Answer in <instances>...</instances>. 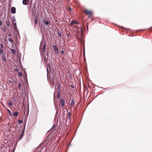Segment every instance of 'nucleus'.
<instances>
[{"mask_svg":"<svg viewBox=\"0 0 152 152\" xmlns=\"http://www.w3.org/2000/svg\"><path fill=\"white\" fill-rule=\"evenodd\" d=\"M11 12L12 14H14L16 12V8L15 7H12L11 8Z\"/></svg>","mask_w":152,"mask_h":152,"instance_id":"5","label":"nucleus"},{"mask_svg":"<svg viewBox=\"0 0 152 152\" xmlns=\"http://www.w3.org/2000/svg\"><path fill=\"white\" fill-rule=\"evenodd\" d=\"M17 82V80L16 79H15L14 80V82L15 83H16Z\"/></svg>","mask_w":152,"mask_h":152,"instance_id":"37","label":"nucleus"},{"mask_svg":"<svg viewBox=\"0 0 152 152\" xmlns=\"http://www.w3.org/2000/svg\"><path fill=\"white\" fill-rule=\"evenodd\" d=\"M72 115V114L70 112H69L68 113V115L67 116V119L69 118L70 119L71 116Z\"/></svg>","mask_w":152,"mask_h":152,"instance_id":"8","label":"nucleus"},{"mask_svg":"<svg viewBox=\"0 0 152 152\" xmlns=\"http://www.w3.org/2000/svg\"><path fill=\"white\" fill-rule=\"evenodd\" d=\"M74 104V99H72L71 100V102L70 103V105L73 106Z\"/></svg>","mask_w":152,"mask_h":152,"instance_id":"15","label":"nucleus"},{"mask_svg":"<svg viewBox=\"0 0 152 152\" xmlns=\"http://www.w3.org/2000/svg\"><path fill=\"white\" fill-rule=\"evenodd\" d=\"M18 122L19 124H22V121L21 120H19L18 121Z\"/></svg>","mask_w":152,"mask_h":152,"instance_id":"28","label":"nucleus"},{"mask_svg":"<svg viewBox=\"0 0 152 152\" xmlns=\"http://www.w3.org/2000/svg\"><path fill=\"white\" fill-rule=\"evenodd\" d=\"M58 34L59 37H61V34L60 31H59L58 32Z\"/></svg>","mask_w":152,"mask_h":152,"instance_id":"22","label":"nucleus"},{"mask_svg":"<svg viewBox=\"0 0 152 152\" xmlns=\"http://www.w3.org/2000/svg\"><path fill=\"white\" fill-rule=\"evenodd\" d=\"M28 0H23V3L24 5H26L28 4L27 3V1Z\"/></svg>","mask_w":152,"mask_h":152,"instance_id":"9","label":"nucleus"},{"mask_svg":"<svg viewBox=\"0 0 152 152\" xmlns=\"http://www.w3.org/2000/svg\"><path fill=\"white\" fill-rule=\"evenodd\" d=\"M46 48V44L45 43L43 46V48H41V50L42 53H44L45 52Z\"/></svg>","mask_w":152,"mask_h":152,"instance_id":"4","label":"nucleus"},{"mask_svg":"<svg viewBox=\"0 0 152 152\" xmlns=\"http://www.w3.org/2000/svg\"><path fill=\"white\" fill-rule=\"evenodd\" d=\"M43 22L46 25H48L49 24V21H47V20H45L43 21Z\"/></svg>","mask_w":152,"mask_h":152,"instance_id":"16","label":"nucleus"},{"mask_svg":"<svg viewBox=\"0 0 152 152\" xmlns=\"http://www.w3.org/2000/svg\"><path fill=\"white\" fill-rule=\"evenodd\" d=\"M69 11H71L72 10V9L71 8H69Z\"/></svg>","mask_w":152,"mask_h":152,"instance_id":"34","label":"nucleus"},{"mask_svg":"<svg viewBox=\"0 0 152 152\" xmlns=\"http://www.w3.org/2000/svg\"><path fill=\"white\" fill-rule=\"evenodd\" d=\"M37 23V22H36V21L35 20V24H36Z\"/></svg>","mask_w":152,"mask_h":152,"instance_id":"41","label":"nucleus"},{"mask_svg":"<svg viewBox=\"0 0 152 152\" xmlns=\"http://www.w3.org/2000/svg\"><path fill=\"white\" fill-rule=\"evenodd\" d=\"M14 28V30H15L17 29V26H13Z\"/></svg>","mask_w":152,"mask_h":152,"instance_id":"30","label":"nucleus"},{"mask_svg":"<svg viewBox=\"0 0 152 152\" xmlns=\"http://www.w3.org/2000/svg\"><path fill=\"white\" fill-rule=\"evenodd\" d=\"M22 86V85L20 83H19V85H18V87L19 88H20Z\"/></svg>","mask_w":152,"mask_h":152,"instance_id":"29","label":"nucleus"},{"mask_svg":"<svg viewBox=\"0 0 152 152\" xmlns=\"http://www.w3.org/2000/svg\"><path fill=\"white\" fill-rule=\"evenodd\" d=\"M12 23L13 24H14V23H16V20H15V19H14L12 20Z\"/></svg>","mask_w":152,"mask_h":152,"instance_id":"27","label":"nucleus"},{"mask_svg":"<svg viewBox=\"0 0 152 152\" xmlns=\"http://www.w3.org/2000/svg\"><path fill=\"white\" fill-rule=\"evenodd\" d=\"M2 22L1 21H0V26H2Z\"/></svg>","mask_w":152,"mask_h":152,"instance_id":"32","label":"nucleus"},{"mask_svg":"<svg viewBox=\"0 0 152 152\" xmlns=\"http://www.w3.org/2000/svg\"><path fill=\"white\" fill-rule=\"evenodd\" d=\"M23 133H24V132H23L21 133L20 136L19 137L18 139V140H20L22 139V137H23Z\"/></svg>","mask_w":152,"mask_h":152,"instance_id":"11","label":"nucleus"},{"mask_svg":"<svg viewBox=\"0 0 152 152\" xmlns=\"http://www.w3.org/2000/svg\"><path fill=\"white\" fill-rule=\"evenodd\" d=\"M12 100L14 102H15L17 101V99L15 97H13L12 99Z\"/></svg>","mask_w":152,"mask_h":152,"instance_id":"19","label":"nucleus"},{"mask_svg":"<svg viewBox=\"0 0 152 152\" xmlns=\"http://www.w3.org/2000/svg\"><path fill=\"white\" fill-rule=\"evenodd\" d=\"M60 96V90L58 91L57 94V97L58 99L59 98Z\"/></svg>","mask_w":152,"mask_h":152,"instance_id":"18","label":"nucleus"},{"mask_svg":"<svg viewBox=\"0 0 152 152\" xmlns=\"http://www.w3.org/2000/svg\"><path fill=\"white\" fill-rule=\"evenodd\" d=\"M6 109H7V111L9 113V115H10V116H12V114H11V112L10 110L8 109L7 108H6Z\"/></svg>","mask_w":152,"mask_h":152,"instance_id":"17","label":"nucleus"},{"mask_svg":"<svg viewBox=\"0 0 152 152\" xmlns=\"http://www.w3.org/2000/svg\"><path fill=\"white\" fill-rule=\"evenodd\" d=\"M83 57L84 58V59H85V50H84L83 51Z\"/></svg>","mask_w":152,"mask_h":152,"instance_id":"31","label":"nucleus"},{"mask_svg":"<svg viewBox=\"0 0 152 152\" xmlns=\"http://www.w3.org/2000/svg\"><path fill=\"white\" fill-rule=\"evenodd\" d=\"M53 46L55 53L57 54H58V49L57 46L55 45H53Z\"/></svg>","mask_w":152,"mask_h":152,"instance_id":"3","label":"nucleus"},{"mask_svg":"<svg viewBox=\"0 0 152 152\" xmlns=\"http://www.w3.org/2000/svg\"><path fill=\"white\" fill-rule=\"evenodd\" d=\"M2 30L4 32H6V27H2Z\"/></svg>","mask_w":152,"mask_h":152,"instance_id":"21","label":"nucleus"},{"mask_svg":"<svg viewBox=\"0 0 152 152\" xmlns=\"http://www.w3.org/2000/svg\"><path fill=\"white\" fill-rule=\"evenodd\" d=\"M13 26H15V25H16V23H15L14 24H13Z\"/></svg>","mask_w":152,"mask_h":152,"instance_id":"40","label":"nucleus"},{"mask_svg":"<svg viewBox=\"0 0 152 152\" xmlns=\"http://www.w3.org/2000/svg\"><path fill=\"white\" fill-rule=\"evenodd\" d=\"M3 49L0 48V54L2 55L4 54Z\"/></svg>","mask_w":152,"mask_h":152,"instance_id":"13","label":"nucleus"},{"mask_svg":"<svg viewBox=\"0 0 152 152\" xmlns=\"http://www.w3.org/2000/svg\"><path fill=\"white\" fill-rule=\"evenodd\" d=\"M18 115V112H15L12 115V116H17Z\"/></svg>","mask_w":152,"mask_h":152,"instance_id":"12","label":"nucleus"},{"mask_svg":"<svg viewBox=\"0 0 152 152\" xmlns=\"http://www.w3.org/2000/svg\"><path fill=\"white\" fill-rule=\"evenodd\" d=\"M18 75L20 77H21L22 76V73L20 72H19Z\"/></svg>","mask_w":152,"mask_h":152,"instance_id":"26","label":"nucleus"},{"mask_svg":"<svg viewBox=\"0 0 152 152\" xmlns=\"http://www.w3.org/2000/svg\"><path fill=\"white\" fill-rule=\"evenodd\" d=\"M83 12L86 15L88 16V18H91L93 16V12L91 10H89L87 9H84L83 11Z\"/></svg>","mask_w":152,"mask_h":152,"instance_id":"1","label":"nucleus"},{"mask_svg":"<svg viewBox=\"0 0 152 152\" xmlns=\"http://www.w3.org/2000/svg\"><path fill=\"white\" fill-rule=\"evenodd\" d=\"M8 40L12 43L13 41V40L10 38Z\"/></svg>","mask_w":152,"mask_h":152,"instance_id":"25","label":"nucleus"},{"mask_svg":"<svg viewBox=\"0 0 152 152\" xmlns=\"http://www.w3.org/2000/svg\"><path fill=\"white\" fill-rule=\"evenodd\" d=\"M61 54L63 55L64 54V51L63 50H62L61 51Z\"/></svg>","mask_w":152,"mask_h":152,"instance_id":"35","label":"nucleus"},{"mask_svg":"<svg viewBox=\"0 0 152 152\" xmlns=\"http://www.w3.org/2000/svg\"><path fill=\"white\" fill-rule=\"evenodd\" d=\"M8 35L9 37H11L12 36V34L11 33H10Z\"/></svg>","mask_w":152,"mask_h":152,"instance_id":"36","label":"nucleus"},{"mask_svg":"<svg viewBox=\"0 0 152 152\" xmlns=\"http://www.w3.org/2000/svg\"><path fill=\"white\" fill-rule=\"evenodd\" d=\"M11 52L13 53L14 54H15V53H16V51H15V50L14 49H11Z\"/></svg>","mask_w":152,"mask_h":152,"instance_id":"20","label":"nucleus"},{"mask_svg":"<svg viewBox=\"0 0 152 152\" xmlns=\"http://www.w3.org/2000/svg\"><path fill=\"white\" fill-rule=\"evenodd\" d=\"M47 74H48V68H49L50 69V64H47Z\"/></svg>","mask_w":152,"mask_h":152,"instance_id":"10","label":"nucleus"},{"mask_svg":"<svg viewBox=\"0 0 152 152\" xmlns=\"http://www.w3.org/2000/svg\"><path fill=\"white\" fill-rule=\"evenodd\" d=\"M15 70L16 72H18V68H16L15 69Z\"/></svg>","mask_w":152,"mask_h":152,"instance_id":"33","label":"nucleus"},{"mask_svg":"<svg viewBox=\"0 0 152 152\" xmlns=\"http://www.w3.org/2000/svg\"><path fill=\"white\" fill-rule=\"evenodd\" d=\"M6 24L8 26H10V23L9 20H6Z\"/></svg>","mask_w":152,"mask_h":152,"instance_id":"7","label":"nucleus"},{"mask_svg":"<svg viewBox=\"0 0 152 152\" xmlns=\"http://www.w3.org/2000/svg\"><path fill=\"white\" fill-rule=\"evenodd\" d=\"M55 127V125H54L52 127V129H53V128L54 127Z\"/></svg>","mask_w":152,"mask_h":152,"instance_id":"39","label":"nucleus"},{"mask_svg":"<svg viewBox=\"0 0 152 152\" xmlns=\"http://www.w3.org/2000/svg\"><path fill=\"white\" fill-rule=\"evenodd\" d=\"M8 104L9 106H11L12 105V103L10 101L8 102Z\"/></svg>","mask_w":152,"mask_h":152,"instance_id":"23","label":"nucleus"},{"mask_svg":"<svg viewBox=\"0 0 152 152\" xmlns=\"http://www.w3.org/2000/svg\"><path fill=\"white\" fill-rule=\"evenodd\" d=\"M60 101L61 102V106L62 107L64 106L65 104V102L64 101V99L62 98H61L60 99Z\"/></svg>","mask_w":152,"mask_h":152,"instance_id":"6","label":"nucleus"},{"mask_svg":"<svg viewBox=\"0 0 152 152\" xmlns=\"http://www.w3.org/2000/svg\"><path fill=\"white\" fill-rule=\"evenodd\" d=\"M9 82L10 83H12V81L11 80H9Z\"/></svg>","mask_w":152,"mask_h":152,"instance_id":"38","label":"nucleus"},{"mask_svg":"<svg viewBox=\"0 0 152 152\" xmlns=\"http://www.w3.org/2000/svg\"><path fill=\"white\" fill-rule=\"evenodd\" d=\"M0 46L1 47L0 48L3 49L4 46L3 44L2 43H1Z\"/></svg>","mask_w":152,"mask_h":152,"instance_id":"24","label":"nucleus"},{"mask_svg":"<svg viewBox=\"0 0 152 152\" xmlns=\"http://www.w3.org/2000/svg\"><path fill=\"white\" fill-rule=\"evenodd\" d=\"M2 59L3 60H4L5 62H7V60L6 59V57L5 56V55H3L2 57Z\"/></svg>","mask_w":152,"mask_h":152,"instance_id":"14","label":"nucleus"},{"mask_svg":"<svg viewBox=\"0 0 152 152\" xmlns=\"http://www.w3.org/2000/svg\"><path fill=\"white\" fill-rule=\"evenodd\" d=\"M74 24H76L77 25L78 24V23L77 22L76 20H72L71 23H70V25L71 26H73V27H76V28H78V27L75 26H74Z\"/></svg>","mask_w":152,"mask_h":152,"instance_id":"2","label":"nucleus"}]
</instances>
